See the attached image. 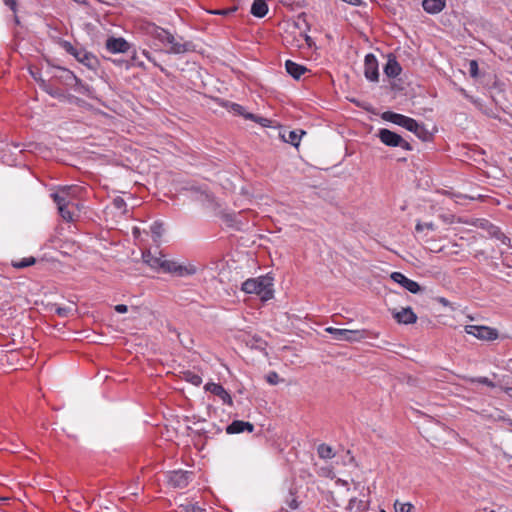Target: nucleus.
Returning <instances> with one entry per match:
<instances>
[{
  "instance_id": "nucleus-1",
  "label": "nucleus",
  "mask_w": 512,
  "mask_h": 512,
  "mask_svg": "<svg viewBox=\"0 0 512 512\" xmlns=\"http://www.w3.org/2000/svg\"><path fill=\"white\" fill-rule=\"evenodd\" d=\"M144 33L155 41V46H160L159 51L166 54L180 55L194 51V44L184 40L182 36H175L169 30L154 23H147L143 27Z\"/></svg>"
},
{
  "instance_id": "nucleus-2",
  "label": "nucleus",
  "mask_w": 512,
  "mask_h": 512,
  "mask_svg": "<svg viewBox=\"0 0 512 512\" xmlns=\"http://www.w3.org/2000/svg\"><path fill=\"white\" fill-rule=\"evenodd\" d=\"M381 118L405 128L406 130L414 133L420 139L426 140L428 137V131L424 125L419 124L413 118L391 111L383 112Z\"/></svg>"
},
{
  "instance_id": "nucleus-3",
  "label": "nucleus",
  "mask_w": 512,
  "mask_h": 512,
  "mask_svg": "<svg viewBox=\"0 0 512 512\" xmlns=\"http://www.w3.org/2000/svg\"><path fill=\"white\" fill-rule=\"evenodd\" d=\"M381 118L405 128L406 130L414 133L420 139L426 140L428 137V131L424 125L419 124L413 118L391 111L383 112Z\"/></svg>"
},
{
  "instance_id": "nucleus-4",
  "label": "nucleus",
  "mask_w": 512,
  "mask_h": 512,
  "mask_svg": "<svg viewBox=\"0 0 512 512\" xmlns=\"http://www.w3.org/2000/svg\"><path fill=\"white\" fill-rule=\"evenodd\" d=\"M242 291L248 294H257L262 301L270 300L274 295L273 278L261 276L247 279L242 284Z\"/></svg>"
},
{
  "instance_id": "nucleus-5",
  "label": "nucleus",
  "mask_w": 512,
  "mask_h": 512,
  "mask_svg": "<svg viewBox=\"0 0 512 512\" xmlns=\"http://www.w3.org/2000/svg\"><path fill=\"white\" fill-rule=\"evenodd\" d=\"M325 330L327 333L333 335L334 339L341 341L354 342L368 337L366 330H349L334 327H327Z\"/></svg>"
},
{
  "instance_id": "nucleus-6",
  "label": "nucleus",
  "mask_w": 512,
  "mask_h": 512,
  "mask_svg": "<svg viewBox=\"0 0 512 512\" xmlns=\"http://www.w3.org/2000/svg\"><path fill=\"white\" fill-rule=\"evenodd\" d=\"M54 202L57 204L58 211L66 222H74L78 217V207L74 202L65 203V199L60 195H51Z\"/></svg>"
},
{
  "instance_id": "nucleus-7",
  "label": "nucleus",
  "mask_w": 512,
  "mask_h": 512,
  "mask_svg": "<svg viewBox=\"0 0 512 512\" xmlns=\"http://www.w3.org/2000/svg\"><path fill=\"white\" fill-rule=\"evenodd\" d=\"M378 137L380 141L386 146L390 147H401L404 150L410 151L412 150L411 145L405 139H403L399 134L389 130V129H380L378 132Z\"/></svg>"
},
{
  "instance_id": "nucleus-8",
  "label": "nucleus",
  "mask_w": 512,
  "mask_h": 512,
  "mask_svg": "<svg viewBox=\"0 0 512 512\" xmlns=\"http://www.w3.org/2000/svg\"><path fill=\"white\" fill-rule=\"evenodd\" d=\"M464 330L480 340L493 341L499 336L497 329L484 325H466Z\"/></svg>"
},
{
  "instance_id": "nucleus-9",
  "label": "nucleus",
  "mask_w": 512,
  "mask_h": 512,
  "mask_svg": "<svg viewBox=\"0 0 512 512\" xmlns=\"http://www.w3.org/2000/svg\"><path fill=\"white\" fill-rule=\"evenodd\" d=\"M193 479V473L184 470H175L167 473V481L173 488L183 489L189 485Z\"/></svg>"
},
{
  "instance_id": "nucleus-10",
  "label": "nucleus",
  "mask_w": 512,
  "mask_h": 512,
  "mask_svg": "<svg viewBox=\"0 0 512 512\" xmlns=\"http://www.w3.org/2000/svg\"><path fill=\"white\" fill-rule=\"evenodd\" d=\"M161 269L164 272L175 274L177 276L193 275L196 273V268L192 265L184 266L176 261L168 260L165 258Z\"/></svg>"
},
{
  "instance_id": "nucleus-11",
  "label": "nucleus",
  "mask_w": 512,
  "mask_h": 512,
  "mask_svg": "<svg viewBox=\"0 0 512 512\" xmlns=\"http://www.w3.org/2000/svg\"><path fill=\"white\" fill-rule=\"evenodd\" d=\"M364 75L367 80L377 82L379 79L378 61L374 54L369 53L364 59Z\"/></svg>"
},
{
  "instance_id": "nucleus-12",
  "label": "nucleus",
  "mask_w": 512,
  "mask_h": 512,
  "mask_svg": "<svg viewBox=\"0 0 512 512\" xmlns=\"http://www.w3.org/2000/svg\"><path fill=\"white\" fill-rule=\"evenodd\" d=\"M390 277L394 282L401 285L403 288L408 290L410 293L417 294L421 291V287L416 281H413V280L407 278L401 272H393Z\"/></svg>"
},
{
  "instance_id": "nucleus-13",
  "label": "nucleus",
  "mask_w": 512,
  "mask_h": 512,
  "mask_svg": "<svg viewBox=\"0 0 512 512\" xmlns=\"http://www.w3.org/2000/svg\"><path fill=\"white\" fill-rule=\"evenodd\" d=\"M204 389L213 395L219 397L223 404H227L229 406L233 405V399L228 391L218 383L209 382L205 385Z\"/></svg>"
},
{
  "instance_id": "nucleus-14",
  "label": "nucleus",
  "mask_w": 512,
  "mask_h": 512,
  "mask_svg": "<svg viewBox=\"0 0 512 512\" xmlns=\"http://www.w3.org/2000/svg\"><path fill=\"white\" fill-rule=\"evenodd\" d=\"M105 46L106 49L113 54L126 53L130 48V44L122 37H109L106 40Z\"/></svg>"
},
{
  "instance_id": "nucleus-15",
  "label": "nucleus",
  "mask_w": 512,
  "mask_h": 512,
  "mask_svg": "<svg viewBox=\"0 0 512 512\" xmlns=\"http://www.w3.org/2000/svg\"><path fill=\"white\" fill-rule=\"evenodd\" d=\"M393 317L401 324H413L417 321V316L410 307L402 308L400 311H394Z\"/></svg>"
},
{
  "instance_id": "nucleus-16",
  "label": "nucleus",
  "mask_w": 512,
  "mask_h": 512,
  "mask_svg": "<svg viewBox=\"0 0 512 512\" xmlns=\"http://www.w3.org/2000/svg\"><path fill=\"white\" fill-rule=\"evenodd\" d=\"M254 430L253 424L246 421L235 420L227 426L226 432L228 434H239L244 431L252 432Z\"/></svg>"
},
{
  "instance_id": "nucleus-17",
  "label": "nucleus",
  "mask_w": 512,
  "mask_h": 512,
  "mask_svg": "<svg viewBox=\"0 0 512 512\" xmlns=\"http://www.w3.org/2000/svg\"><path fill=\"white\" fill-rule=\"evenodd\" d=\"M142 258H143V261L147 265H149L151 268H154V269H158V268L161 269L163 262L165 260L164 255H162L161 253H159V255L156 256V255H153L149 250L144 251L142 253Z\"/></svg>"
},
{
  "instance_id": "nucleus-18",
  "label": "nucleus",
  "mask_w": 512,
  "mask_h": 512,
  "mask_svg": "<svg viewBox=\"0 0 512 512\" xmlns=\"http://www.w3.org/2000/svg\"><path fill=\"white\" fill-rule=\"evenodd\" d=\"M402 71V68L394 56H389L386 65L384 66V73L389 78L397 77Z\"/></svg>"
},
{
  "instance_id": "nucleus-19",
  "label": "nucleus",
  "mask_w": 512,
  "mask_h": 512,
  "mask_svg": "<svg viewBox=\"0 0 512 512\" xmlns=\"http://www.w3.org/2000/svg\"><path fill=\"white\" fill-rule=\"evenodd\" d=\"M446 4V0H423V9L429 14L440 13Z\"/></svg>"
},
{
  "instance_id": "nucleus-20",
  "label": "nucleus",
  "mask_w": 512,
  "mask_h": 512,
  "mask_svg": "<svg viewBox=\"0 0 512 512\" xmlns=\"http://www.w3.org/2000/svg\"><path fill=\"white\" fill-rule=\"evenodd\" d=\"M285 68L287 73L294 79H299L307 71L305 66L297 64L291 60H287L285 62Z\"/></svg>"
},
{
  "instance_id": "nucleus-21",
  "label": "nucleus",
  "mask_w": 512,
  "mask_h": 512,
  "mask_svg": "<svg viewBox=\"0 0 512 512\" xmlns=\"http://www.w3.org/2000/svg\"><path fill=\"white\" fill-rule=\"evenodd\" d=\"M250 12L253 16L262 18L268 13V5L264 0H254Z\"/></svg>"
},
{
  "instance_id": "nucleus-22",
  "label": "nucleus",
  "mask_w": 512,
  "mask_h": 512,
  "mask_svg": "<svg viewBox=\"0 0 512 512\" xmlns=\"http://www.w3.org/2000/svg\"><path fill=\"white\" fill-rule=\"evenodd\" d=\"M75 58L82 64H84L85 66L89 67V68H93L95 62H96V59L95 57L84 51V50H79L78 52H75Z\"/></svg>"
},
{
  "instance_id": "nucleus-23",
  "label": "nucleus",
  "mask_w": 512,
  "mask_h": 512,
  "mask_svg": "<svg viewBox=\"0 0 512 512\" xmlns=\"http://www.w3.org/2000/svg\"><path fill=\"white\" fill-rule=\"evenodd\" d=\"M78 190L76 186H65L51 195H61L66 200L65 203H70L73 202L72 198Z\"/></svg>"
},
{
  "instance_id": "nucleus-24",
  "label": "nucleus",
  "mask_w": 512,
  "mask_h": 512,
  "mask_svg": "<svg viewBox=\"0 0 512 512\" xmlns=\"http://www.w3.org/2000/svg\"><path fill=\"white\" fill-rule=\"evenodd\" d=\"M285 507L281 508V511L288 512L289 510H296L299 507V502L294 492L289 491L286 499H285Z\"/></svg>"
},
{
  "instance_id": "nucleus-25",
  "label": "nucleus",
  "mask_w": 512,
  "mask_h": 512,
  "mask_svg": "<svg viewBox=\"0 0 512 512\" xmlns=\"http://www.w3.org/2000/svg\"><path fill=\"white\" fill-rule=\"evenodd\" d=\"M182 378L194 386H200L202 383L201 376L190 370L183 371Z\"/></svg>"
},
{
  "instance_id": "nucleus-26",
  "label": "nucleus",
  "mask_w": 512,
  "mask_h": 512,
  "mask_svg": "<svg viewBox=\"0 0 512 512\" xmlns=\"http://www.w3.org/2000/svg\"><path fill=\"white\" fill-rule=\"evenodd\" d=\"M317 453L322 459H331L335 456L332 447L324 443L317 447Z\"/></svg>"
},
{
  "instance_id": "nucleus-27",
  "label": "nucleus",
  "mask_w": 512,
  "mask_h": 512,
  "mask_svg": "<svg viewBox=\"0 0 512 512\" xmlns=\"http://www.w3.org/2000/svg\"><path fill=\"white\" fill-rule=\"evenodd\" d=\"M68 74L67 79H71L74 82L75 90L78 92H83L86 90L87 86L79 79L76 75H74L71 71L65 70Z\"/></svg>"
},
{
  "instance_id": "nucleus-28",
  "label": "nucleus",
  "mask_w": 512,
  "mask_h": 512,
  "mask_svg": "<svg viewBox=\"0 0 512 512\" xmlns=\"http://www.w3.org/2000/svg\"><path fill=\"white\" fill-rule=\"evenodd\" d=\"M35 261L36 260L34 257H27V258H23L19 261H13L12 266L17 269H22V268H26V267L33 265L35 263Z\"/></svg>"
},
{
  "instance_id": "nucleus-29",
  "label": "nucleus",
  "mask_w": 512,
  "mask_h": 512,
  "mask_svg": "<svg viewBox=\"0 0 512 512\" xmlns=\"http://www.w3.org/2000/svg\"><path fill=\"white\" fill-rule=\"evenodd\" d=\"M180 508L184 512H204V509L201 508L198 503L186 502L180 505Z\"/></svg>"
},
{
  "instance_id": "nucleus-30",
  "label": "nucleus",
  "mask_w": 512,
  "mask_h": 512,
  "mask_svg": "<svg viewBox=\"0 0 512 512\" xmlns=\"http://www.w3.org/2000/svg\"><path fill=\"white\" fill-rule=\"evenodd\" d=\"M469 382L483 384V385H486L491 388L495 387V383L492 382L489 378L484 377V376L469 378Z\"/></svg>"
},
{
  "instance_id": "nucleus-31",
  "label": "nucleus",
  "mask_w": 512,
  "mask_h": 512,
  "mask_svg": "<svg viewBox=\"0 0 512 512\" xmlns=\"http://www.w3.org/2000/svg\"><path fill=\"white\" fill-rule=\"evenodd\" d=\"M394 508L396 512H410L413 508V505L409 502L403 503L396 500L394 503Z\"/></svg>"
},
{
  "instance_id": "nucleus-32",
  "label": "nucleus",
  "mask_w": 512,
  "mask_h": 512,
  "mask_svg": "<svg viewBox=\"0 0 512 512\" xmlns=\"http://www.w3.org/2000/svg\"><path fill=\"white\" fill-rule=\"evenodd\" d=\"M237 9H238L237 6H233V7L226 8V9L208 10V13L213 14V15L228 16V15L234 13L235 11H237Z\"/></svg>"
},
{
  "instance_id": "nucleus-33",
  "label": "nucleus",
  "mask_w": 512,
  "mask_h": 512,
  "mask_svg": "<svg viewBox=\"0 0 512 512\" xmlns=\"http://www.w3.org/2000/svg\"><path fill=\"white\" fill-rule=\"evenodd\" d=\"M151 232L155 236V238H160L164 232V227L162 223L154 222L151 225Z\"/></svg>"
},
{
  "instance_id": "nucleus-34",
  "label": "nucleus",
  "mask_w": 512,
  "mask_h": 512,
  "mask_svg": "<svg viewBox=\"0 0 512 512\" xmlns=\"http://www.w3.org/2000/svg\"><path fill=\"white\" fill-rule=\"evenodd\" d=\"M285 141L294 146H298L300 142V136L298 135L297 131H289L288 138H285Z\"/></svg>"
},
{
  "instance_id": "nucleus-35",
  "label": "nucleus",
  "mask_w": 512,
  "mask_h": 512,
  "mask_svg": "<svg viewBox=\"0 0 512 512\" xmlns=\"http://www.w3.org/2000/svg\"><path fill=\"white\" fill-rule=\"evenodd\" d=\"M244 116L247 119H251V120H253L255 122L260 123L263 127H268L270 125V120H268L267 118L256 117L255 115L250 114V113H248V114H246Z\"/></svg>"
},
{
  "instance_id": "nucleus-36",
  "label": "nucleus",
  "mask_w": 512,
  "mask_h": 512,
  "mask_svg": "<svg viewBox=\"0 0 512 512\" xmlns=\"http://www.w3.org/2000/svg\"><path fill=\"white\" fill-rule=\"evenodd\" d=\"M265 378L270 385H277L280 382L279 375L275 371L269 372Z\"/></svg>"
},
{
  "instance_id": "nucleus-37",
  "label": "nucleus",
  "mask_w": 512,
  "mask_h": 512,
  "mask_svg": "<svg viewBox=\"0 0 512 512\" xmlns=\"http://www.w3.org/2000/svg\"><path fill=\"white\" fill-rule=\"evenodd\" d=\"M143 56L150 61L155 67H159L161 71H164V68L158 64L155 57L152 55V53L146 49L142 51Z\"/></svg>"
},
{
  "instance_id": "nucleus-38",
  "label": "nucleus",
  "mask_w": 512,
  "mask_h": 512,
  "mask_svg": "<svg viewBox=\"0 0 512 512\" xmlns=\"http://www.w3.org/2000/svg\"><path fill=\"white\" fill-rule=\"evenodd\" d=\"M469 72L473 78L478 76V63L476 60H471L469 62Z\"/></svg>"
},
{
  "instance_id": "nucleus-39",
  "label": "nucleus",
  "mask_w": 512,
  "mask_h": 512,
  "mask_svg": "<svg viewBox=\"0 0 512 512\" xmlns=\"http://www.w3.org/2000/svg\"><path fill=\"white\" fill-rule=\"evenodd\" d=\"M63 47L64 49L71 55H73L75 57V52H78L79 50H77L75 47H73V45L70 43V42H67L65 41L63 43Z\"/></svg>"
},
{
  "instance_id": "nucleus-40",
  "label": "nucleus",
  "mask_w": 512,
  "mask_h": 512,
  "mask_svg": "<svg viewBox=\"0 0 512 512\" xmlns=\"http://www.w3.org/2000/svg\"><path fill=\"white\" fill-rule=\"evenodd\" d=\"M70 312V308H66V307H58L56 309V313L61 316V317H66Z\"/></svg>"
},
{
  "instance_id": "nucleus-41",
  "label": "nucleus",
  "mask_w": 512,
  "mask_h": 512,
  "mask_svg": "<svg viewBox=\"0 0 512 512\" xmlns=\"http://www.w3.org/2000/svg\"><path fill=\"white\" fill-rule=\"evenodd\" d=\"M113 203H114L115 207L118 209H122L126 206L125 201L120 197L115 198Z\"/></svg>"
},
{
  "instance_id": "nucleus-42",
  "label": "nucleus",
  "mask_w": 512,
  "mask_h": 512,
  "mask_svg": "<svg viewBox=\"0 0 512 512\" xmlns=\"http://www.w3.org/2000/svg\"><path fill=\"white\" fill-rule=\"evenodd\" d=\"M4 4L8 6L12 11H16L17 0H3Z\"/></svg>"
},
{
  "instance_id": "nucleus-43",
  "label": "nucleus",
  "mask_w": 512,
  "mask_h": 512,
  "mask_svg": "<svg viewBox=\"0 0 512 512\" xmlns=\"http://www.w3.org/2000/svg\"><path fill=\"white\" fill-rule=\"evenodd\" d=\"M114 309L117 313H126L128 311V307L124 304H118Z\"/></svg>"
},
{
  "instance_id": "nucleus-44",
  "label": "nucleus",
  "mask_w": 512,
  "mask_h": 512,
  "mask_svg": "<svg viewBox=\"0 0 512 512\" xmlns=\"http://www.w3.org/2000/svg\"><path fill=\"white\" fill-rule=\"evenodd\" d=\"M321 470H322L321 475L333 478L334 475H333V472L331 469L322 468Z\"/></svg>"
},
{
  "instance_id": "nucleus-45",
  "label": "nucleus",
  "mask_w": 512,
  "mask_h": 512,
  "mask_svg": "<svg viewBox=\"0 0 512 512\" xmlns=\"http://www.w3.org/2000/svg\"><path fill=\"white\" fill-rule=\"evenodd\" d=\"M355 504H362V501H358L356 498H352L349 500V505L348 507L350 509H352L354 507Z\"/></svg>"
},
{
  "instance_id": "nucleus-46",
  "label": "nucleus",
  "mask_w": 512,
  "mask_h": 512,
  "mask_svg": "<svg viewBox=\"0 0 512 512\" xmlns=\"http://www.w3.org/2000/svg\"><path fill=\"white\" fill-rule=\"evenodd\" d=\"M489 512H510L507 507L499 506L497 510H490Z\"/></svg>"
},
{
  "instance_id": "nucleus-47",
  "label": "nucleus",
  "mask_w": 512,
  "mask_h": 512,
  "mask_svg": "<svg viewBox=\"0 0 512 512\" xmlns=\"http://www.w3.org/2000/svg\"><path fill=\"white\" fill-rule=\"evenodd\" d=\"M233 109L235 112L239 113V114H243L242 110H243V107L241 105H238V104H234L233 105Z\"/></svg>"
},
{
  "instance_id": "nucleus-48",
  "label": "nucleus",
  "mask_w": 512,
  "mask_h": 512,
  "mask_svg": "<svg viewBox=\"0 0 512 512\" xmlns=\"http://www.w3.org/2000/svg\"><path fill=\"white\" fill-rule=\"evenodd\" d=\"M423 224H424L425 229H428V230H434L435 229V225L432 222H426V223H423Z\"/></svg>"
},
{
  "instance_id": "nucleus-49",
  "label": "nucleus",
  "mask_w": 512,
  "mask_h": 512,
  "mask_svg": "<svg viewBox=\"0 0 512 512\" xmlns=\"http://www.w3.org/2000/svg\"><path fill=\"white\" fill-rule=\"evenodd\" d=\"M502 390L508 395V397L512 398V387H503Z\"/></svg>"
},
{
  "instance_id": "nucleus-50",
  "label": "nucleus",
  "mask_w": 512,
  "mask_h": 512,
  "mask_svg": "<svg viewBox=\"0 0 512 512\" xmlns=\"http://www.w3.org/2000/svg\"><path fill=\"white\" fill-rule=\"evenodd\" d=\"M415 229H416V231H417V232H421V231H423V230L425 229L424 224H423V223L418 222V223L416 224Z\"/></svg>"
},
{
  "instance_id": "nucleus-51",
  "label": "nucleus",
  "mask_w": 512,
  "mask_h": 512,
  "mask_svg": "<svg viewBox=\"0 0 512 512\" xmlns=\"http://www.w3.org/2000/svg\"><path fill=\"white\" fill-rule=\"evenodd\" d=\"M343 1L346 3L352 4V5H359L361 2L360 0H343Z\"/></svg>"
},
{
  "instance_id": "nucleus-52",
  "label": "nucleus",
  "mask_w": 512,
  "mask_h": 512,
  "mask_svg": "<svg viewBox=\"0 0 512 512\" xmlns=\"http://www.w3.org/2000/svg\"><path fill=\"white\" fill-rule=\"evenodd\" d=\"M336 484L342 485V486H347L348 485L346 480H343V479H340V478L336 480Z\"/></svg>"
},
{
  "instance_id": "nucleus-53",
  "label": "nucleus",
  "mask_w": 512,
  "mask_h": 512,
  "mask_svg": "<svg viewBox=\"0 0 512 512\" xmlns=\"http://www.w3.org/2000/svg\"><path fill=\"white\" fill-rule=\"evenodd\" d=\"M255 341H256V343H259V344L256 345L259 348L264 344V342L261 339H259V338L255 339Z\"/></svg>"
},
{
  "instance_id": "nucleus-54",
  "label": "nucleus",
  "mask_w": 512,
  "mask_h": 512,
  "mask_svg": "<svg viewBox=\"0 0 512 512\" xmlns=\"http://www.w3.org/2000/svg\"><path fill=\"white\" fill-rule=\"evenodd\" d=\"M137 66L140 68H145V65L143 62H137Z\"/></svg>"
},
{
  "instance_id": "nucleus-55",
  "label": "nucleus",
  "mask_w": 512,
  "mask_h": 512,
  "mask_svg": "<svg viewBox=\"0 0 512 512\" xmlns=\"http://www.w3.org/2000/svg\"><path fill=\"white\" fill-rule=\"evenodd\" d=\"M506 421L508 422V424H509L510 426H512V419H507Z\"/></svg>"
},
{
  "instance_id": "nucleus-56",
  "label": "nucleus",
  "mask_w": 512,
  "mask_h": 512,
  "mask_svg": "<svg viewBox=\"0 0 512 512\" xmlns=\"http://www.w3.org/2000/svg\"><path fill=\"white\" fill-rule=\"evenodd\" d=\"M442 303H446V300L444 298L441 299Z\"/></svg>"
},
{
  "instance_id": "nucleus-57",
  "label": "nucleus",
  "mask_w": 512,
  "mask_h": 512,
  "mask_svg": "<svg viewBox=\"0 0 512 512\" xmlns=\"http://www.w3.org/2000/svg\"><path fill=\"white\" fill-rule=\"evenodd\" d=\"M381 512H386L385 510H381Z\"/></svg>"
}]
</instances>
